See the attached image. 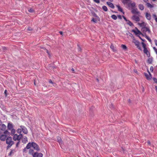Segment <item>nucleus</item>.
Masks as SVG:
<instances>
[{
    "mask_svg": "<svg viewBox=\"0 0 157 157\" xmlns=\"http://www.w3.org/2000/svg\"><path fill=\"white\" fill-rule=\"evenodd\" d=\"M130 0H123L122 2L124 5H127V8L130 9L131 7H132V8L133 7H136V3L134 2H133L132 3H128V1Z\"/></svg>",
    "mask_w": 157,
    "mask_h": 157,
    "instance_id": "1",
    "label": "nucleus"
},
{
    "mask_svg": "<svg viewBox=\"0 0 157 157\" xmlns=\"http://www.w3.org/2000/svg\"><path fill=\"white\" fill-rule=\"evenodd\" d=\"M12 137L11 136H8L6 138V143L8 145L6 147L7 150L10 148L14 144V142L12 140Z\"/></svg>",
    "mask_w": 157,
    "mask_h": 157,
    "instance_id": "2",
    "label": "nucleus"
},
{
    "mask_svg": "<svg viewBox=\"0 0 157 157\" xmlns=\"http://www.w3.org/2000/svg\"><path fill=\"white\" fill-rule=\"evenodd\" d=\"M141 30L142 32H143L144 35H145V34H146V33L147 31L149 33H150L151 32L149 28L147 27H142Z\"/></svg>",
    "mask_w": 157,
    "mask_h": 157,
    "instance_id": "3",
    "label": "nucleus"
},
{
    "mask_svg": "<svg viewBox=\"0 0 157 157\" xmlns=\"http://www.w3.org/2000/svg\"><path fill=\"white\" fill-rule=\"evenodd\" d=\"M32 147H33L34 149L36 150L37 151H39L40 150V148L39 145L36 143L32 142Z\"/></svg>",
    "mask_w": 157,
    "mask_h": 157,
    "instance_id": "4",
    "label": "nucleus"
},
{
    "mask_svg": "<svg viewBox=\"0 0 157 157\" xmlns=\"http://www.w3.org/2000/svg\"><path fill=\"white\" fill-rule=\"evenodd\" d=\"M135 29L136 30V31L134 29H133L132 30V32H134L136 35H141L143 36H144V34H143L141 32L138 30V29L136 28L135 27Z\"/></svg>",
    "mask_w": 157,
    "mask_h": 157,
    "instance_id": "5",
    "label": "nucleus"
},
{
    "mask_svg": "<svg viewBox=\"0 0 157 157\" xmlns=\"http://www.w3.org/2000/svg\"><path fill=\"white\" fill-rule=\"evenodd\" d=\"M132 9V10L131 11V12L134 14H140V12L138 11V10L137 8H136V9H134V7H131Z\"/></svg>",
    "mask_w": 157,
    "mask_h": 157,
    "instance_id": "6",
    "label": "nucleus"
},
{
    "mask_svg": "<svg viewBox=\"0 0 157 157\" xmlns=\"http://www.w3.org/2000/svg\"><path fill=\"white\" fill-rule=\"evenodd\" d=\"M33 156V157H42L43 154L41 153L36 152L34 153Z\"/></svg>",
    "mask_w": 157,
    "mask_h": 157,
    "instance_id": "7",
    "label": "nucleus"
},
{
    "mask_svg": "<svg viewBox=\"0 0 157 157\" xmlns=\"http://www.w3.org/2000/svg\"><path fill=\"white\" fill-rule=\"evenodd\" d=\"M21 128L22 129V130L24 134H26L28 133V131L26 128L23 125H21L20 126Z\"/></svg>",
    "mask_w": 157,
    "mask_h": 157,
    "instance_id": "8",
    "label": "nucleus"
},
{
    "mask_svg": "<svg viewBox=\"0 0 157 157\" xmlns=\"http://www.w3.org/2000/svg\"><path fill=\"white\" fill-rule=\"evenodd\" d=\"M13 140L14 141H18L19 140H21V139L20 138L19 136L17 134H15L13 136Z\"/></svg>",
    "mask_w": 157,
    "mask_h": 157,
    "instance_id": "9",
    "label": "nucleus"
},
{
    "mask_svg": "<svg viewBox=\"0 0 157 157\" xmlns=\"http://www.w3.org/2000/svg\"><path fill=\"white\" fill-rule=\"evenodd\" d=\"M7 128L9 130H10L13 128V124L11 122H9L8 123Z\"/></svg>",
    "mask_w": 157,
    "mask_h": 157,
    "instance_id": "10",
    "label": "nucleus"
},
{
    "mask_svg": "<svg viewBox=\"0 0 157 157\" xmlns=\"http://www.w3.org/2000/svg\"><path fill=\"white\" fill-rule=\"evenodd\" d=\"M91 13L93 16L96 18L97 19L98 21H100V18L96 14L93 10L91 11Z\"/></svg>",
    "mask_w": 157,
    "mask_h": 157,
    "instance_id": "11",
    "label": "nucleus"
},
{
    "mask_svg": "<svg viewBox=\"0 0 157 157\" xmlns=\"http://www.w3.org/2000/svg\"><path fill=\"white\" fill-rule=\"evenodd\" d=\"M132 19L133 20L137 22H138L140 21V18L139 17L134 15L132 17Z\"/></svg>",
    "mask_w": 157,
    "mask_h": 157,
    "instance_id": "12",
    "label": "nucleus"
},
{
    "mask_svg": "<svg viewBox=\"0 0 157 157\" xmlns=\"http://www.w3.org/2000/svg\"><path fill=\"white\" fill-rule=\"evenodd\" d=\"M7 137L6 135L4 134H2L1 135L0 137V140L2 141H5L6 140V138Z\"/></svg>",
    "mask_w": 157,
    "mask_h": 157,
    "instance_id": "13",
    "label": "nucleus"
},
{
    "mask_svg": "<svg viewBox=\"0 0 157 157\" xmlns=\"http://www.w3.org/2000/svg\"><path fill=\"white\" fill-rule=\"evenodd\" d=\"M57 141L59 143L60 145H61L63 144V142L61 138L59 136H57L56 137Z\"/></svg>",
    "mask_w": 157,
    "mask_h": 157,
    "instance_id": "14",
    "label": "nucleus"
},
{
    "mask_svg": "<svg viewBox=\"0 0 157 157\" xmlns=\"http://www.w3.org/2000/svg\"><path fill=\"white\" fill-rule=\"evenodd\" d=\"M106 3L108 5V6L110 8L112 9H114V6L113 4L112 3L110 2H107Z\"/></svg>",
    "mask_w": 157,
    "mask_h": 157,
    "instance_id": "15",
    "label": "nucleus"
},
{
    "mask_svg": "<svg viewBox=\"0 0 157 157\" xmlns=\"http://www.w3.org/2000/svg\"><path fill=\"white\" fill-rule=\"evenodd\" d=\"M153 61V58L152 57H149L147 60V63L149 64H151Z\"/></svg>",
    "mask_w": 157,
    "mask_h": 157,
    "instance_id": "16",
    "label": "nucleus"
},
{
    "mask_svg": "<svg viewBox=\"0 0 157 157\" xmlns=\"http://www.w3.org/2000/svg\"><path fill=\"white\" fill-rule=\"evenodd\" d=\"M22 142L24 144H26L28 142L27 138L26 136H25L22 138Z\"/></svg>",
    "mask_w": 157,
    "mask_h": 157,
    "instance_id": "17",
    "label": "nucleus"
},
{
    "mask_svg": "<svg viewBox=\"0 0 157 157\" xmlns=\"http://www.w3.org/2000/svg\"><path fill=\"white\" fill-rule=\"evenodd\" d=\"M116 6L118 8V10L119 11L122 12V13H123V14H124V12L123 11L122 9L121 8V7L119 5H116Z\"/></svg>",
    "mask_w": 157,
    "mask_h": 157,
    "instance_id": "18",
    "label": "nucleus"
},
{
    "mask_svg": "<svg viewBox=\"0 0 157 157\" xmlns=\"http://www.w3.org/2000/svg\"><path fill=\"white\" fill-rule=\"evenodd\" d=\"M1 126L0 128V129L2 131H5L6 130V126L5 125L3 124H1Z\"/></svg>",
    "mask_w": 157,
    "mask_h": 157,
    "instance_id": "19",
    "label": "nucleus"
},
{
    "mask_svg": "<svg viewBox=\"0 0 157 157\" xmlns=\"http://www.w3.org/2000/svg\"><path fill=\"white\" fill-rule=\"evenodd\" d=\"M146 17L147 20H150L151 19V16L150 14L147 13H146Z\"/></svg>",
    "mask_w": 157,
    "mask_h": 157,
    "instance_id": "20",
    "label": "nucleus"
},
{
    "mask_svg": "<svg viewBox=\"0 0 157 157\" xmlns=\"http://www.w3.org/2000/svg\"><path fill=\"white\" fill-rule=\"evenodd\" d=\"M133 43H134L136 46L140 44V42L137 40L134 39L133 40Z\"/></svg>",
    "mask_w": 157,
    "mask_h": 157,
    "instance_id": "21",
    "label": "nucleus"
},
{
    "mask_svg": "<svg viewBox=\"0 0 157 157\" xmlns=\"http://www.w3.org/2000/svg\"><path fill=\"white\" fill-rule=\"evenodd\" d=\"M4 135H6L7 137H8V136H10V133L7 130H5L4 132Z\"/></svg>",
    "mask_w": 157,
    "mask_h": 157,
    "instance_id": "22",
    "label": "nucleus"
},
{
    "mask_svg": "<svg viewBox=\"0 0 157 157\" xmlns=\"http://www.w3.org/2000/svg\"><path fill=\"white\" fill-rule=\"evenodd\" d=\"M32 143H30V142L28 144H27V145H26V148H27V149H30V148L31 147H32Z\"/></svg>",
    "mask_w": 157,
    "mask_h": 157,
    "instance_id": "23",
    "label": "nucleus"
},
{
    "mask_svg": "<svg viewBox=\"0 0 157 157\" xmlns=\"http://www.w3.org/2000/svg\"><path fill=\"white\" fill-rule=\"evenodd\" d=\"M11 132L10 133V134L12 136H14V135H15V134L16 132L15 129L14 128H13L12 129H11Z\"/></svg>",
    "mask_w": 157,
    "mask_h": 157,
    "instance_id": "24",
    "label": "nucleus"
},
{
    "mask_svg": "<svg viewBox=\"0 0 157 157\" xmlns=\"http://www.w3.org/2000/svg\"><path fill=\"white\" fill-rule=\"evenodd\" d=\"M138 24L140 26L142 27H146V24L144 22L141 23H138Z\"/></svg>",
    "mask_w": 157,
    "mask_h": 157,
    "instance_id": "25",
    "label": "nucleus"
},
{
    "mask_svg": "<svg viewBox=\"0 0 157 157\" xmlns=\"http://www.w3.org/2000/svg\"><path fill=\"white\" fill-rule=\"evenodd\" d=\"M15 152V150L14 149H11V151L9 154L8 155L10 156H11L13 154L14 152Z\"/></svg>",
    "mask_w": 157,
    "mask_h": 157,
    "instance_id": "26",
    "label": "nucleus"
},
{
    "mask_svg": "<svg viewBox=\"0 0 157 157\" xmlns=\"http://www.w3.org/2000/svg\"><path fill=\"white\" fill-rule=\"evenodd\" d=\"M140 10H141L144 9V6L142 4H139L138 6Z\"/></svg>",
    "mask_w": 157,
    "mask_h": 157,
    "instance_id": "27",
    "label": "nucleus"
},
{
    "mask_svg": "<svg viewBox=\"0 0 157 157\" xmlns=\"http://www.w3.org/2000/svg\"><path fill=\"white\" fill-rule=\"evenodd\" d=\"M127 24L128 25L130 26H134L133 24L129 20L127 21Z\"/></svg>",
    "mask_w": 157,
    "mask_h": 157,
    "instance_id": "28",
    "label": "nucleus"
},
{
    "mask_svg": "<svg viewBox=\"0 0 157 157\" xmlns=\"http://www.w3.org/2000/svg\"><path fill=\"white\" fill-rule=\"evenodd\" d=\"M33 152V149L30 148L29 150V154L32 155L33 156V155L34 154Z\"/></svg>",
    "mask_w": 157,
    "mask_h": 157,
    "instance_id": "29",
    "label": "nucleus"
},
{
    "mask_svg": "<svg viewBox=\"0 0 157 157\" xmlns=\"http://www.w3.org/2000/svg\"><path fill=\"white\" fill-rule=\"evenodd\" d=\"M144 75L147 79L150 80L151 79V78H150V76L148 75L147 73H145Z\"/></svg>",
    "mask_w": 157,
    "mask_h": 157,
    "instance_id": "30",
    "label": "nucleus"
},
{
    "mask_svg": "<svg viewBox=\"0 0 157 157\" xmlns=\"http://www.w3.org/2000/svg\"><path fill=\"white\" fill-rule=\"evenodd\" d=\"M146 5L148 7H150L151 8H152L153 7V6L149 3H148V2L147 3Z\"/></svg>",
    "mask_w": 157,
    "mask_h": 157,
    "instance_id": "31",
    "label": "nucleus"
},
{
    "mask_svg": "<svg viewBox=\"0 0 157 157\" xmlns=\"http://www.w3.org/2000/svg\"><path fill=\"white\" fill-rule=\"evenodd\" d=\"M144 36L145 37V38L150 42H151V39L146 34H145V35H144Z\"/></svg>",
    "mask_w": 157,
    "mask_h": 157,
    "instance_id": "32",
    "label": "nucleus"
},
{
    "mask_svg": "<svg viewBox=\"0 0 157 157\" xmlns=\"http://www.w3.org/2000/svg\"><path fill=\"white\" fill-rule=\"evenodd\" d=\"M77 46H78V52H81L82 51V49L81 47H80L79 45L78 44Z\"/></svg>",
    "mask_w": 157,
    "mask_h": 157,
    "instance_id": "33",
    "label": "nucleus"
},
{
    "mask_svg": "<svg viewBox=\"0 0 157 157\" xmlns=\"http://www.w3.org/2000/svg\"><path fill=\"white\" fill-rule=\"evenodd\" d=\"M111 17L112 19L114 20H116L117 18V16L114 14L112 15Z\"/></svg>",
    "mask_w": 157,
    "mask_h": 157,
    "instance_id": "34",
    "label": "nucleus"
},
{
    "mask_svg": "<svg viewBox=\"0 0 157 157\" xmlns=\"http://www.w3.org/2000/svg\"><path fill=\"white\" fill-rule=\"evenodd\" d=\"M97 20H98L97 18H93L91 20V21H93L94 23H96L97 22Z\"/></svg>",
    "mask_w": 157,
    "mask_h": 157,
    "instance_id": "35",
    "label": "nucleus"
},
{
    "mask_svg": "<svg viewBox=\"0 0 157 157\" xmlns=\"http://www.w3.org/2000/svg\"><path fill=\"white\" fill-rule=\"evenodd\" d=\"M102 9L105 11H107L108 10V9L107 7L105 6H103L102 7Z\"/></svg>",
    "mask_w": 157,
    "mask_h": 157,
    "instance_id": "36",
    "label": "nucleus"
},
{
    "mask_svg": "<svg viewBox=\"0 0 157 157\" xmlns=\"http://www.w3.org/2000/svg\"><path fill=\"white\" fill-rule=\"evenodd\" d=\"M121 46L122 48L124 50H126L127 48L126 46L125 45L122 44Z\"/></svg>",
    "mask_w": 157,
    "mask_h": 157,
    "instance_id": "37",
    "label": "nucleus"
},
{
    "mask_svg": "<svg viewBox=\"0 0 157 157\" xmlns=\"http://www.w3.org/2000/svg\"><path fill=\"white\" fill-rule=\"evenodd\" d=\"M22 129L21 128H18L17 130V133H19V134L21 133L22 132Z\"/></svg>",
    "mask_w": 157,
    "mask_h": 157,
    "instance_id": "38",
    "label": "nucleus"
},
{
    "mask_svg": "<svg viewBox=\"0 0 157 157\" xmlns=\"http://www.w3.org/2000/svg\"><path fill=\"white\" fill-rule=\"evenodd\" d=\"M141 44H142V47L144 49V48H146V45L145 43H144V42H142Z\"/></svg>",
    "mask_w": 157,
    "mask_h": 157,
    "instance_id": "39",
    "label": "nucleus"
},
{
    "mask_svg": "<svg viewBox=\"0 0 157 157\" xmlns=\"http://www.w3.org/2000/svg\"><path fill=\"white\" fill-rule=\"evenodd\" d=\"M20 143H21V140L18 141V142H17V143H16V147H18V145L20 144Z\"/></svg>",
    "mask_w": 157,
    "mask_h": 157,
    "instance_id": "40",
    "label": "nucleus"
},
{
    "mask_svg": "<svg viewBox=\"0 0 157 157\" xmlns=\"http://www.w3.org/2000/svg\"><path fill=\"white\" fill-rule=\"evenodd\" d=\"M143 52L144 53H147V52H149L147 50V48H144V49Z\"/></svg>",
    "mask_w": 157,
    "mask_h": 157,
    "instance_id": "41",
    "label": "nucleus"
},
{
    "mask_svg": "<svg viewBox=\"0 0 157 157\" xmlns=\"http://www.w3.org/2000/svg\"><path fill=\"white\" fill-rule=\"evenodd\" d=\"M29 11V12H30V13H33V12H34V10L32 9V8H30L29 10H28Z\"/></svg>",
    "mask_w": 157,
    "mask_h": 157,
    "instance_id": "42",
    "label": "nucleus"
},
{
    "mask_svg": "<svg viewBox=\"0 0 157 157\" xmlns=\"http://www.w3.org/2000/svg\"><path fill=\"white\" fill-rule=\"evenodd\" d=\"M146 55H147V56L148 57H150V52H148L147 53H145Z\"/></svg>",
    "mask_w": 157,
    "mask_h": 157,
    "instance_id": "43",
    "label": "nucleus"
},
{
    "mask_svg": "<svg viewBox=\"0 0 157 157\" xmlns=\"http://www.w3.org/2000/svg\"><path fill=\"white\" fill-rule=\"evenodd\" d=\"M137 36H138L140 39L143 41V42H144L145 41V40L144 39H142V38H141V37L139 35H137Z\"/></svg>",
    "mask_w": 157,
    "mask_h": 157,
    "instance_id": "44",
    "label": "nucleus"
},
{
    "mask_svg": "<svg viewBox=\"0 0 157 157\" xmlns=\"http://www.w3.org/2000/svg\"><path fill=\"white\" fill-rule=\"evenodd\" d=\"M137 46V48L140 50L142 51V49L141 48V47L140 46V44H138V45L136 46Z\"/></svg>",
    "mask_w": 157,
    "mask_h": 157,
    "instance_id": "45",
    "label": "nucleus"
},
{
    "mask_svg": "<svg viewBox=\"0 0 157 157\" xmlns=\"http://www.w3.org/2000/svg\"><path fill=\"white\" fill-rule=\"evenodd\" d=\"M27 148H26V147H25L23 150V153H26L27 152Z\"/></svg>",
    "mask_w": 157,
    "mask_h": 157,
    "instance_id": "46",
    "label": "nucleus"
},
{
    "mask_svg": "<svg viewBox=\"0 0 157 157\" xmlns=\"http://www.w3.org/2000/svg\"><path fill=\"white\" fill-rule=\"evenodd\" d=\"M150 70L151 72H153V66H151L150 67Z\"/></svg>",
    "mask_w": 157,
    "mask_h": 157,
    "instance_id": "47",
    "label": "nucleus"
},
{
    "mask_svg": "<svg viewBox=\"0 0 157 157\" xmlns=\"http://www.w3.org/2000/svg\"><path fill=\"white\" fill-rule=\"evenodd\" d=\"M94 1L97 3H100V0H93Z\"/></svg>",
    "mask_w": 157,
    "mask_h": 157,
    "instance_id": "48",
    "label": "nucleus"
},
{
    "mask_svg": "<svg viewBox=\"0 0 157 157\" xmlns=\"http://www.w3.org/2000/svg\"><path fill=\"white\" fill-rule=\"evenodd\" d=\"M122 17L127 22L129 20H127L126 17L124 16L123 15L122 16Z\"/></svg>",
    "mask_w": 157,
    "mask_h": 157,
    "instance_id": "49",
    "label": "nucleus"
},
{
    "mask_svg": "<svg viewBox=\"0 0 157 157\" xmlns=\"http://www.w3.org/2000/svg\"><path fill=\"white\" fill-rule=\"evenodd\" d=\"M18 136H19L21 139L23 138V135L22 134H21V133L19 134Z\"/></svg>",
    "mask_w": 157,
    "mask_h": 157,
    "instance_id": "50",
    "label": "nucleus"
},
{
    "mask_svg": "<svg viewBox=\"0 0 157 157\" xmlns=\"http://www.w3.org/2000/svg\"><path fill=\"white\" fill-rule=\"evenodd\" d=\"M153 48L154 50L155 51V52L156 53V54L157 55V49H156V48L155 47H154Z\"/></svg>",
    "mask_w": 157,
    "mask_h": 157,
    "instance_id": "51",
    "label": "nucleus"
},
{
    "mask_svg": "<svg viewBox=\"0 0 157 157\" xmlns=\"http://www.w3.org/2000/svg\"><path fill=\"white\" fill-rule=\"evenodd\" d=\"M153 80L155 82L157 83V79L156 78H153Z\"/></svg>",
    "mask_w": 157,
    "mask_h": 157,
    "instance_id": "52",
    "label": "nucleus"
},
{
    "mask_svg": "<svg viewBox=\"0 0 157 157\" xmlns=\"http://www.w3.org/2000/svg\"><path fill=\"white\" fill-rule=\"evenodd\" d=\"M153 17V18H154L155 19V18H157V16L155 14H153L152 15Z\"/></svg>",
    "mask_w": 157,
    "mask_h": 157,
    "instance_id": "53",
    "label": "nucleus"
},
{
    "mask_svg": "<svg viewBox=\"0 0 157 157\" xmlns=\"http://www.w3.org/2000/svg\"><path fill=\"white\" fill-rule=\"evenodd\" d=\"M117 17L120 19H122V17L120 15H117Z\"/></svg>",
    "mask_w": 157,
    "mask_h": 157,
    "instance_id": "54",
    "label": "nucleus"
},
{
    "mask_svg": "<svg viewBox=\"0 0 157 157\" xmlns=\"http://www.w3.org/2000/svg\"><path fill=\"white\" fill-rule=\"evenodd\" d=\"M7 90H6L4 91V94L5 95L6 97L7 96Z\"/></svg>",
    "mask_w": 157,
    "mask_h": 157,
    "instance_id": "55",
    "label": "nucleus"
},
{
    "mask_svg": "<svg viewBox=\"0 0 157 157\" xmlns=\"http://www.w3.org/2000/svg\"><path fill=\"white\" fill-rule=\"evenodd\" d=\"M32 30V29L30 27L28 28L27 30L29 31H31Z\"/></svg>",
    "mask_w": 157,
    "mask_h": 157,
    "instance_id": "56",
    "label": "nucleus"
},
{
    "mask_svg": "<svg viewBox=\"0 0 157 157\" xmlns=\"http://www.w3.org/2000/svg\"><path fill=\"white\" fill-rule=\"evenodd\" d=\"M49 82L50 83H51L52 84H53V82H52V81L51 79H49Z\"/></svg>",
    "mask_w": 157,
    "mask_h": 157,
    "instance_id": "57",
    "label": "nucleus"
},
{
    "mask_svg": "<svg viewBox=\"0 0 157 157\" xmlns=\"http://www.w3.org/2000/svg\"><path fill=\"white\" fill-rule=\"evenodd\" d=\"M154 42L156 46H157V40H154Z\"/></svg>",
    "mask_w": 157,
    "mask_h": 157,
    "instance_id": "58",
    "label": "nucleus"
},
{
    "mask_svg": "<svg viewBox=\"0 0 157 157\" xmlns=\"http://www.w3.org/2000/svg\"><path fill=\"white\" fill-rule=\"evenodd\" d=\"M147 143L148 144V145H151V143L149 140H147Z\"/></svg>",
    "mask_w": 157,
    "mask_h": 157,
    "instance_id": "59",
    "label": "nucleus"
},
{
    "mask_svg": "<svg viewBox=\"0 0 157 157\" xmlns=\"http://www.w3.org/2000/svg\"><path fill=\"white\" fill-rule=\"evenodd\" d=\"M2 49L3 50H6L7 49V48H6V47H3Z\"/></svg>",
    "mask_w": 157,
    "mask_h": 157,
    "instance_id": "60",
    "label": "nucleus"
},
{
    "mask_svg": "<svg viewBox=\"0 0 157 157\" xmlns=\"http://www.w3.org/2000/svg\"><path fill=\"white\" fill-rule=\"evenodd\" d=\"M114 46L113 45H111V46H110V48L112 49H113V48H114Z\"/></svg>",
    "mask_w": 157,
    "mask_h": 157,
    "instance_id": "61",
    "label": "nucleus"
},
{
    "mask_svg": "<svg viewBox=\"0 0 157 157\" xmlns=\"http://www.w3.org/2000/svg\"><path fill=\"white\" fill-rule=\"evenodd\" d=\"M52 84L53 85V86L55 87L57 85L55 83H54L53 82V84Z\"/></svg>",
    "mask_w": 157,
    "mask_h": 157,
    "instance_id": "62",
    "label": "nucleus"
},
{
    "mask_svg": "<svg viewBox=\"0 0 157 157\" xmlns=\"http://www.w3.org/2000/svg\"><path fill=\"white\" fill-rule=\"evenodd\" d=\"M59 33L61 35H63V32L62 31H59Z\"/></svg>",
    "mask_w": 157,
    "mask_h": 157,
    "instance_id": "63",
    "label": "nucleus"
},
{
    "mask_svg": "<svg viewBox=\"0 0 157 157\" xmlns=\"http://www.w3.org/2000/svg\"><path fill=\"white\" fill-rule=\"evenodd\" d=\"M155 90L157 93V86H155Z\"/></svg>",
    "mask_w": 157,
    "mask_h": 157,
    "instance_id": "64",
    "label": "nucleus"
}]
</instances>
